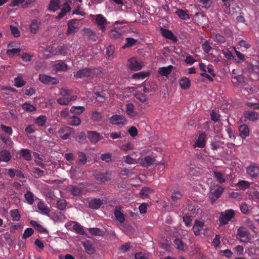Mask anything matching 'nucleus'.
I'll use <instances>...</instances> for the list:
<instances>
[{"mask_svg": "<svg viewBox=\"0 0 259 259\" xmlns=\"http://www.w3.org/2000/svg\"><path fill=\"white\" fill-rule=\"evenodd\" d=\"M128 67L133 71H138L142 69L143 63L141 61H138L135 58H131L128 60L127 63Z\"/></svg>", "mask_w": 259, "mask_h": 259, "instance_id": "4", "label": "nucleus"}, {"mask_svg": "<svg viewBox=\"0 0 259 259\" xmlns=\"http://www.w3.org/2000/svg\"><path fill=\"white\" fill-rule=\"evenodd\" d=\"M244 116L250 121H254L258 119L259 114L253 111H246L244 113Z\"/></svg>", "mask_w": 259, "mask_h": 259, "instance_id": "15", "label": "nucleus"}, {"mask_svg": "<svg viewBox=\"0 0 259 259\" xmlns=\"http://www.w3.org/2000/svg\"><path fill=\"white\" fill-rule=\"evenodd\" d=\"M180 85L183 90H187L190 86V80L187 77H183L180 81Z\"/></svg>", "mask_w": 259, "mask_h": 259, "instance_id": "31", "label": "nucleus"}, {"mask_svg": "<svg viewBox=\"0 0 259 259\" xmlns=\"http://www.w3.org/2000/svg\"><path fill=\"white\" fill-rule=\"evenodd\" d=\"M66 190H68L69 191H70L71 193V194L72 195H73L74 196H79L81 193L80 189L76 186H68L66 189Z\"/></svg>", "mask_w": 259, "mask_h": 259, "instance_id": "43", "label": "nucleus"}, {"mask_svg": "<svg viewBox=\"0 0 259 259\" xmlns=\"http://www.w3.org/2000/svg\"><path fill=\"white\" fill-rule=\"evenodd\" d=\"M154 161V158H153L150 156H147L141 160L140 163L143 166L148 167L153 164Z\"/></svg>", "mask_w": 259, "mask_h": 259, "instance_id": "23", "label": "nucleus"}, {"mask_svg": "<svg viewBox=\"0 0 259 259\" xmlns=\"http://www.w3.org/2000/svg\"><path fill=\"white\" fill-rule=\"evenodd\" d=\"M103 204L100 199H93L89 203V207L92 209H98Z\"/></svg>", "mask_w": 259, "mask_h": 259, "instance_id": "25", "label": "nucleus"}, {"mask_svg": "<svg viewBox=\"0 0 259 259\" xmlns=\"http://www.w3.org/2000/svg\"><path fill=\"white\" fill-rule=\"evenodd\" d=\"M237 186L240 188V189L244 191L249 187L250 183L248 182L242 180L238 182Z\"/></svg>", "mask_w": 259, "mask_h": 259, "instance_id": "49", "label": "nucleus"}, {"mask_svg": "<svg viewBox=\"0 0 259 259\" xmlns=\"http://www.w3.org/2000/svg\"><path fill=\"white\" fill-rule=\"evenodd\" d=\"M34 231L31 228H27L23 234V238L27 239L30 237L33 234Z\"/></svg>", "mask_w": 259, "mask_h": 259, "instance_id": "62", "label": "nucleus"}, {"mask_svg": "<svg viewBox=\"0 0 259 259\" xmlns=\"http://www.w3.org/2000/svg\"><path fill=\"white\" fill-rule=\"evenodd\" d=\"M126 43L123 45L122 47L123 49H125L126 48H129L134 46L137 40L132 37H127L126 39Z\"/></svg>", "mask_w": 259, "mask_h": 259, "instance_id": "48", "label": "nucleus"}, {"mask_svg": "<svg viewBox=\"0 0 259 259\" xmlns=\"http://www.w3.org/2000/svg\"><path fill=\"white\" fill-rule=\"evenodd\" d=\"M39 80L45 84H56L59 81L56 78L52 77L45 74H39Z\"/></svg>", "mask_w": 259, "mask_h": 259, "instance_id": "7", "label": "nucleus"}, {"mask_svg": "<svg viewBox=\"0 0 259 259\" xmlns=\"http://www.w3.org/2000/svg\"><path fill=\"white\" fill-rule=\"evenodd\" d=\"M134 106L132 103H128L126 105V112L127 114L131 116V117H134L137 114L134 110Z\"/></svg>", "mask_w": 259, "mask_h": 259, "instance_id": "39", "label": "nucleus"}, {"mask_svg": "<svg viewBox=\"0 0 259 259\" xmlns=\"http://www.w3.org/2000/svg\"><path fill=\"white\" fill-rule=\"evenodd\" d=\"M10 213L13 221H19L20 220L21 215L19 213L18 209H15L11 210Z\"/></svg>", "mask_w": 259, "mask_h": 259, "instance_id": "38", "label": "nucleus"}, {"mask_svg": "<svg viewBox=\"0 0 259 259\" xmlns=\"http://www.w3.org/2000/svg\"><path fill=\"white\" fill-rule=\"evenodd\" d=\"M20 154L26 160L30 161L32 159L30 151L29 149H21Z\"/></svg>", "mask_w": 259, "mask_h": 259, "instance_id": "29", "label": "nucleus"}, {"mask_svg": "<svg viewBox=\"0 0 259 259\" xmlns=\"http://www.w3.org/2000/svg\"><path fill=\"white\" fill-rule=\"evenodd\" d=\"M10 30L12 34L13 35L14 37H18L20 36V31L16 26L11 25Z\"/></svg>", "mask_w": 259, "mask_h": 259, "instance_id": "63", "label": "nucleus"}, {"mask_svg": "<svg viewBox=\"0 0 259 259\" xmlns=\"http://www.w3.org/2000/svg\"><path fill=\"white\" fill-rule=\"evenodd\" d=\"M37 207L42 214L48 215L50 212L49 208L44 202H39L37 204Z\"/></svg>", "mask_w": 259, "mask_h": 259, "instance_id": "30", "label": "nucleus"}, {"mask_svg": "<svg viewBox=\"0 0 259 259\" xmlns=\"http://www.w3.org/2000/svg\"><path fill=\"white\" fill-rule=\"evenodd\" d=\"M49 52L51 53H54L55 55H63L65 54V50L63 48H57L55 49V52L53 50V48L52 47L50 50H49Z\"/></svg>", "mask_w": 259, "mask_h": 259, "instance_id": "59", "label": "nucleus"}, {"mask_svg": "<svg viewBox=\"0 0 259 259\" xmlns=\"http://www.w3.org/2000/svg\"><path fill=\"white\" fill-rule=\"evenodd\" d=\"M174 244L175 247L181 250H184V243L180 239L177 238L174 240Z\"/></svg>", "mask_w": 259, "mask_h": 259, "instance_id": "54", "label": "nucleus"}, {"mask_svg": "<svg viewBox=\"0 0 259 259\" xmlns=\"http://www.w3.org/2000/svg\"><path fill=\"white\" fill-rule=\"evenodd\" d=\"M224 142L220 140H217L215 139L214 142H212L211 143V149L213 150H217L220 147L221 145H223Z\"/></svg>", "mask_w": 259, "mask_h": 259, "instance_id": "53", "label": "nucleus"}, {"mask_svg": "<svg viewBox=\"0 0 259 259\" xmlns=\"http://www.w3.org/2000/svg\"><path fill=\"white\" fill-rule=\"evenodd\" d=\"M109 35L111 38L117 39L120 37L121 33L118 31L113 29L110 31Z\"/></svg>", "mask_w": 259, "mask_h": 259, "instance_id": "60", "label": "nucleus"}, {"mask_svg": "<svg viewBox=\"0 0 259 259\" xmlns=\"http://www.w3.org/2000/svg\"><path fill=\"white\" fill-rule=\"evenodd\" d=\"M22 107L25 111L30 112H34L36 110V108L34 106L27 102L23 103L22 105Z\"/></svg>", "mask_w": 259, "mask_h": 259, "instance_id": "42", "label": "nucleus"}, {"mask_svg": "<svg viewBox=\"0 0 259 259\" xmlns=\"http://www.w3.org/2000/svg\"><path fill=\"white\" fill-rule=\"evenodd\" d=\"M73 229L77 232V233L79 234H82L85 235V233L83 230V229L82 226H81L80 225L77 224H75L73 226Z\"/></svg>", "mask_w": 259, "mask_h": 259, "instance_id": "56", "label": "nucleus"}, {"mask_svg": "<svg viewBox=\"0 0 259 259\" xmlns=\"http://www.w3.org/2000/svg\"><path fill=\"white\" fill-rule=\"evenodd\" d=\"M95 179L101 183H104L111 179L110 175L107 172H99L95 175Z\"/></svg>", "mask_w": 259, "mask_h": 259, "instance_id": "11", "label": "nucleus"}, {"mask_svg": "<svg viewBox=\"0 0 259 259\" xmlns=\"http://www.w3.org/2000/svg\"><path fill=\"white\" fill-rule=\"evenodd\" d=\"M94 75V69L90 68H85L79 70L74 75L76 78H91Z\"/></svg>", "mask_w": 259, "mask_h": 259, "instance_id": "2", "label": "nucleus"}, {"mask_svg": "<svg viewBox=\"0 0 259 259\" xmlns=\"http://www.w3.org/2000/svg\"><path fill=\"white\" fill-rule=\"evenodd\" d=\"M15 86L17 88H21L25 85L26 81L20 76H17L14 78Z\"/></svg>", "mask_w": 259, "mask_h": 259, "instance_id": "46", "label": "nucleus"}, {"mask_svg": "<svg viewBox=\"0 0 259 259\" xmlns=\"http://www.w3.org/2000/svg\"><path fill=\"white\" fill-rule=\"evenodd\" d=\"M112 155L109 153H106L101 154L100 159L102 161H105L106 162H109L112 160Z\"/></svg>", "mask_w": 259, "mask_h": 259, "instance_id": "55", "label": "nucleus"}, {"mask_svg": "<svg viewBox=\"0 0 259 259\" xmlns=\"http://www.w3.org/2000/svg\"><path fill=\"white\" fill-rule=\"evenodd\" d=\"M47 122V117L45 115H40L34 119V122L38 126H43Z\"/></svg>", "mask_w": 259, "mask_h": 259, "instance_id": "35", "label": "nucleus"}, {"mask_svg": "<svg viewBox=\"0 0 259 259\" xmlns=\"http://www.w3.org/2000/svg\"><path fill=\"white\" fill-rule=\"evenodd\" d=\"M173 68L174 67L172 65L160 67L158 69V73L162 76H168L170 74Z\"/></svg>", "mask_w": 259, "mask_h": 259, "instance_id": "22", "label": "nucleus"}, {"mask_svg": "<svg viewBox=\"0 0 259 259\" xmlns=\"http://www.w3.org/2000/svg\"><path fill=\"white\" fill-rule=\"evenodd\" d=\"M60 0H51L49 9L50 11L55 12L60 9Z\"/></svg>", "mask_w": 259, "mask_h": 259, "instance_id": "28", "label": "nucleus"}, {"mask_svg": "<svg viewBox=\"0 0 259 259\" xmlns=\"http://www.w3.org/2000/svg\"><path fill=\"white\" fill-rule=\"evenodd\" d=\"M87 156L85 154L81 152H78L77 161L81 164H84L87 162Z\"/></svg>", "mask_w": 259, "mask_h": 259, "instance_id": "52", "label": "nucleus"}, {"mask_svg": "<svg viewBox=\"0 0 259 259\" xmlns=\"http://www.w3.org/2000/svg\"><path fill=\"white\" fill-rule=\"evenodd\" d=\"M11 159V153L8 150H3L0 151V161L8 162Z\"/></svg>", "mask_w": 259, "mask_h": 259, "instance_id": "20", "label": "nucleus"}, {"mask_svg": "<svg viewBox=\"0 0 259 259\" xmlns=\"http://www.w3.org/2000/svg\"><path fill=\"white\" fill-rule=\"evenodd\" d=\"M149 75L148 72H139L133 75L132 78L135 79H144Z\"/></svg>", "mask_w": 259, "mask_h": 259, "instance_id": "51", "label": "nucleus"}, {"mask_svg": "<svg viewBox=\"0 0 259 259\" xmlns=\"http://www.w3.org/2000/svg\"><path fill=\"white\" fill-rule=\"evenodd\" d=\"M237 235L239 236L241 238L240 241L242 242H248L249 240L250 233L244 227H240L237 230Z\"/></svg>", "mask_w": 259, "mask_h": 259, "instance_id": "5", "label": "nucleus"}, {"mask_svg": "<svg viewBox=\"0 0 259 259\" xmlns=\"http://www.w3.org/2000/svg\"><path fill=\"white\" fill-rule=\"evenodd\" d=\"M88 137L91 142L93 143H97L101 139V137L99 134L95 131L88 132Z\"/></svg>", "mask_w": 259, "mask_h": 259, "instance_id": "17", "label": "nucleus"}, {"mask_svg": "<svg viewBox=\"0 0 259 259\" xmlns=\"http://www.w3.org/2000/svg\"><path fill=\"white\" fill-rule=\"evenodd\" d=\"M67 123L70 125L77 126L81 123L80 119L75 115H72L69 116L67 119Z\"/></svg>", "mask_w": 259, "mask_h": 259, "instance_id": "19", "label": "nucleus"}, {"mask_svg": "<svg viewBox=\"0 0 259 259\" xmlns=\"http://www.w3.org/2000/svg\"><path fill=\"white\" fill-rule=\"evenodd\" d=\"M77 21V19H72L68 22L67 34H74L77 31V27L75 26Z\"/></svg>", "mask_w": 259, "mask_h": 259, "instance_id": "13", "label": "nucleus"}, {"mask_svg": "<svg viewBox=\"0 0 259 259\" xmlns=\"http://www.w3.org/2000/svg\"><path fill=\"white\" fill-rule=\"evenodd\" d=\"M114 215L116 220L121 223H122L125 221L124 214L119 210L115 209Z\"/></svg>", "mask_w": 259, "mask_h": 259, "instance_id": "44", "label": "nucleus"}, {"mask_svg": "<svg viewBox=\"0 0 259 259\" xmlns=\"http://www.w3.org/2000/svg\"><path fill=\"white\" fill-rule=\"evenodd\" d=\"M176 14L182 19L187 20L189 19V15L186 11L182 9H178Z\"/></svg>", "mask_w": 259, "mask_h": 259, "instance_id": "41", "label": "nucleus"}, {"mask_svg": "<svg viewBox=\"0 0 259 259\" xmlns=\"http://www.w3.org/2000/svg\"><path fill=\"white\" fill-rule=\"evenodd\" d=\"M238 130L240 133V136L243 139L246 138V137L249 136V128L245 124H242L239 126Z\"/></svg>", "mask_w": 259, "mask_h": 259, "instance_id": "24", "label": "nucleus"}, {"mask_svg": "<svg viewBox=\"0 0 259 259\" xmlns=\"http://www.w3.org/2000/svg\"><path fill=\"white\" fill-rule=\"evenodd\" d=\"M30 223L38 232L43 233H48L46 229L44 228L41 225L37 223L35 221H31Z\"/></svg>", "mask_w": 259, "mask_h": 259, "instance_id": "32", "label": "nucleus"}, {"mask_svg": "<svg viewBox=\"0 0 259 259\" xmlns=\"http://www.w3.org/2000/svg\"><path fill=\"white\" fill-rule=\"evenodd\" d=\"M85 110V108L83 106H72L70 109V112L74 115H79L81 114Z\"/></svg>", "mask_w": 259, "mask_h": 259, "instance_id": "33", "label": "nucleus"}, {"mask_svg": "<svg viewBox=\"0 0 259 259\" xmlns=\"http://www.w3.org/2000/svg\"><path fill=\"white\" fill-rule=\"evenodd\" d=\"M96 22L102 31L104 32L108 24L106 19L101 14H99L96 16Z\"/></svg>", "mask_w": 259, "mask_h": 259, "instance_id": "8", "label": "nucleus"}, {"mask_svg": "<svg viewBox=\"0 0 259 259\" xmlns=\"http://www.w3.org/2000/svg\"><path fill=\"white\" fill-rule=\"evenodd\" d=\"M222 53L224 55V57L228 59L231 60V59H234L237 63H240V61L237 60L235 58V57L233 55L232 53L227 50H224L222 51Z\"/></svg>", "mask_w": 259, "mask_h": 259, "instance_id": "50", "label": "nucleus"}, {"mask_svg": "<svg viewBox=\"0 0 259 259\" xmlns=\"http://www.w3.org/2000/svg\"><path fill=\"white\" fill-rule=\"evenodd\" d=\"M213 177L220 184H223L226 181V179L224 174L220 171H214L213 172Z\"/></svg>", "mask_w": 259, "mask_h": 259, "instance_id": "21", "label": "nucleus"}, {"mask_svg": "<svg viewBox=\"0 0 259 259\" xmlns=\"http://www.w3.org/2000/svg\"><path fill=\"white\" fill-rule=\"evenodd\" d=\"M160 30L161 34L165 38L171 40L175 42L178 41L177 37L174 35L171 31L162 28L160 29Z\"/></svg>", "mask_w": 259, "mask_h": 259, "instance_id": "14", "label": "nucleus"}, {"mask_svg": "<svg viewBox=\"0 0 259 259\" xmlns=\"http://www.w3.org/2000/svg\"><path fill=\"white\" fill-rule=\"evenodd\" d=\"M75 137V131L72 127L66 126V140L71 139Z\"/></svg>", "mask_w": 259, "mask_h": 259, "instance_id": "40", "label": "nucleus"}, {"mask_svg": "<svg viewBox=\"0 0 259 259\" xmlns=\"http://www.w3.org/2000/svg\"><path fill=\"white\" fill-rule=\"evenodd\" d=\"M234 211L232 209L226 210L225 213L221 212L220 217V224L222 225H226L230 220L234 216Z\"/></svg>", "mask_w": 259, "mask_h": 259, "instance_id": "3", "label": "nucleus"}, {"mask_svg": "<svg viewBox=\"0 0 259 259\" xmlns=\"http://www.w3.org/2000/svg\"><path fill=\"white\" fill-rule=\"evenodd\" d=\"M247 173L250 177L256 178L259 176V165L251 164L247 168Z\"/></svg>", "mask_w": 259, "mask_h": 259, "instance_id": "10", "label": "nucleus"}, {"mask_svg": "<svg viewBox=\"0 0 259 259\" xmlns=\"http://www.w3.org/2000/svg\"><path fill=\"white\" fill-rule=\"evenodd\" d=\"M83 35L88 39L94 41L97 40V37L96 36L95 33L88 28H84L83 30Z\"/></svg>", "mask_w": 259, "mask_h": 259, "instance_id": "18", "label": "nucleus"}, {"mask_svg": "<svg viewBox=\"0 0 259 259\" xmlns=\"http://www.w3.org/2000/svg\"><path fill=\"white\" fill-rule=\"evenodd\" d=\"M24 198L29 204L32 205L34 203V195L31 192L27 191L24 194Z\"/></svg>", "mask_w": 259, "mask_h": 259, "instance_id": "36", "label": "nucleus"}, {"mask_svg": "<svg viewBox=\"0 0 259 259\" xmlns=\"http://www.w3.org/2000/svg\"><path fill=\"white\" fill-rule=\"evenodd\" d=\"M202 49L206 53H208L212 49V47L210 46L209 42L205 40L202 45Z\"/></svg>", "mask_w": 259, "mask_h": 259, "instance_id": "58", "label": "nucleus"}, {"mask_svg": "<svg viewBox=\"0 0 259 259\" xmlns=\"http://www.w3.org/2000/svg\"><path fill=\"white\" fill-rule=\"evenodd\" d=\"M40 23L37 20L34 19L31 21L29 26V29L32 33L35 34L39 28Z\"/></svg>", "mask_w": 259, "mask_h": 259, "instance_id": "26", "label": "nucleus"}, {"mask_svg": "<svg viewBox=\"0 0 259 259\" xmlns=\"http://www.w3.org/2000/svg\"><path fill=\"white\" fill-rule=\"evenodd\" d=\"M21 51V49L20 48L8 49L6 54L10 57H13L15 55H19Z\"/></svg>", "mask_w": 259, "mask_h": 259, "instance_id": "45", "label": "nucleus"}, {"mask_svg": "<svg viewBox=\"0 0 259 259\" xmlns=\"http://www.w3.org/2000/svg\"><path fill=\"white\" fill-rule=\"evenodd\" d=\"M153 192V190L150 188L148 187H144L141 190L140 194L143 198H145L148 197L149 194L152 193Z\"/></svg>", "mask_w": 259, "mask_h": 259, "instance_id": "47", "label": "nucleus"}, {"mask_svg": "<svg viewBox=\"0 0 259 259\" xmlns=\"http://www.w3.org/2000/svg\"><path fill=\"white\" fill-rule=\"evenodd\" d=\"M224 191V188L219 185H217L213 188H211L209 193V198L212 204L219 198Z\"/></svg>", "mask_w": 259, "mask_h": 259, "instance_id": "1", "label": "nucleus"}, {"mask_svg": "<svg viewBox=\"0 0 259 259\" xmlns=\"http://www.w3.org/2000/svg\"><path fill=\"white\" fill-rule=\"evenodd\" d=\"M249 68L251 70L252 72L259 74V62H257L255 64H249Z\"/></svg>", "mask_w": 259, "mask_h": 259, "instance_id": "57", "label": "nucleus"}, {"mask_svg": "<svg viewBox=\"0 0 259 259\" xmlns=\"http://www.w3.org/2000/svg\"><path fill=\"white\" fill-rule=\"evenodd\" d=\"M89 231L93 235L100 236H103L104 235V231L98 228H90Z\"/></svg>", "mask_w": 259, "mask_h": 259, "instance_id": "37", "label": "nucleus"}, {"mask_svg": "<svg viewBox=\"0 0 259 259\" xmlns=\"http://www.w3.org/2000/svg\"><path fill=\"white\" fill-rule=\"evenodd\" d=\"M81 244L89 254H93L95 252V247L92 245V242L89 240L81 241Z\"/></svg>", "mask_w": 259, "mask_h": 259, "instance_id": "12", "label": "nucleus"}, {"mask_svg": "<svg viewBox=\"0 0 259 259\" xmlns=\"http://www.w3.org/2000/svg\"><path fill=\"white\" fill-rule=\"evenodd\" d=\"M188 207V210L193 214L198 213V210L200 209V207L198 205H192V204H189Z\"/></svg>", "mask_w": 259, "mask_h": 259, "instance_id": "61", "label": "nucleus"}, {"mask_svg": "<svg viewBox=\"0 0 259 259\" xmlns=\"http://www.w3.org/2000/svg\"><path fill=\"white\" fill-rule=\"evenodd\" d=\"M36 0H12L11 6L16 7L20 5L22 8H27Z\"/></svg>", "mask_w": 259, "mask_h": 259, "instance_id": "9", "label": "nucleus"}, {"mask_svg": "<svg viewBox=\"0 0 259 259\" xmlns=\"http://www.w3.org/2000/svg\"><path fill=\"white\" fill-rule=\"evenodd\" d=\"M0 139L3 141L8 148H11L13 147L14 143L10 137H6L3 135H0Z\"/></svg>", "mask_w": 259, "mask_h": 259, "instance_id": "34", "label": "nucleus"}, {"mask_svg": "<svg viewBox=\"0 0 259 259\" xmlns=\"http://www.w3.org/2000/svg\"><path fill=\"white\" fill-rule=\"evenodd\" d=\"M199 69L203 72L206 73L208 72L212 76H215V74L214 72L213 69L208 66H206L203 63H199Z\"/></svg>", "mask_w": 259, "mask_h": 259, "instance_id": "27", "label": "nucleus"}, {"mask_svg": "<svg viewBox=\"0 0 259 259\" xmlns=\"http://www.w3.org/2000/svg\"><path fill=\"white\" fill-rule=\"evenodd\" d=\"M1 128L5 133L8 134L10 135H12L13 134V130L11 126H7L4 124H1Z\"/></svg>", "mask_w": 259, "mask_h": 259, "instance_id": "64", "label": "nucleus"}, {"mask_svg": "<svg viewBox=\"0 0 259 259\" xmlns=\"http://www.w3.org/2000/svg\"><path fill=\"white\" fill-rule=\"evenodd\" d=\"M205 137L206 135L205 133H201L199 134L198 139L195 143L194 146L195 147L203 148L205 144Z\"/></svg>", "mask_w": 259, "mask_h": 259, "instance_id": "16", "label": "nucleus"}, {"mask_svg": "<svg viewBox=\"0 0 259 259\" xmlns=\"http://www.w3.org/2000/svg\"><path fill=\"white\" fill-rule=\"evenodd\" d=\"M110 122L112 124L116 125H125L127 123V120L123 115L115 114L112 115L109 119Z\"/></svg>", "mask_w": 259, "mask_h": 259, "instance_id": "6", "label": "nucleus"}]
</instances>
